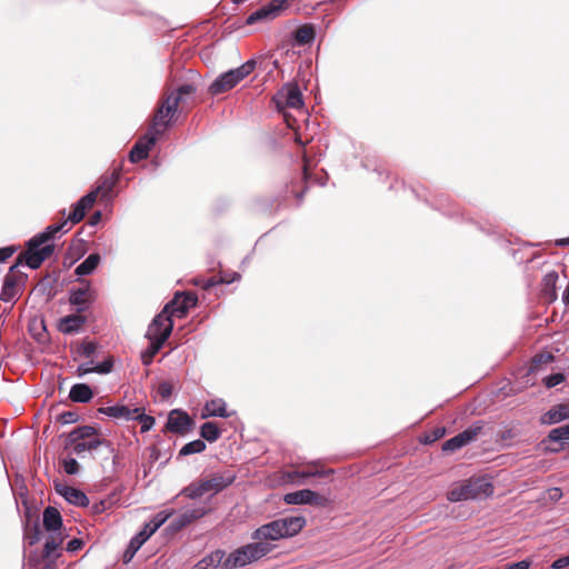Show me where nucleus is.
<instances>
[{"label":"nucleus","instance_id":"nucleus-1","mask_svg":"<svg viewBox=\"0 0 569 569\" xmlns=\"http://www.w3.org/2000/svg\"><path fill=\"white\" fill-rule=\"evenodd\" d=\"M306 525L303 517H283L258 527L251 535L257 542L276 541L293 537L299 533Z\"/></svg>","mask_w":569,"mask_h":569},{"label":"nucleus","instance_id":"nucleus-2","mask_svg":"<svg viewBox=\"0 0 569 569\" xmlns=\"http://www.w3.org/2000/svg\"><path fill=\"white\" fill-rule=\"evenodd\" d=\"M234 480L236 473L231 470L214 472L208 479L191 482L181 490V495L189 499H198L208 492L216 495L229 487Z\"/></svg>","mask_w":569,"mask_h":569},{"label":"nucleus","instance_id":"nucleus-3","mask_svg":"<svg viewBox=\"0 0 569 569\" xmlns=\"http://www.w3.org/2000/svg\"><path fill=\"white\" fill-rule=\"evenodd\" d=\"M493 493V487L486 477L470 478L448 492V500L458 502L462 500L485 499Z\"/></svg>","mask_w":569,"mask_h":569},{"label":"nucleus","instance_id":"nucleus-4","mask_svg":"<svg viewBox=\"0 0 569 569\" xmlns=\"http://www.w3.org/2000/svg\"><path fill=\"white\" fill-rule=\"evenodd\" d=\"M270 542H251L232 551L223 561V568L236 569L258 561L273 550Z\"/></svg>","mask_w":569,"mask_h":569},{"label":"nucleus","instance_id":"nucleus-5","mask_svg":"<svg viewBox=\"0 0 569 569\" xmlns=\"http://www.w3.org/2000/svg\"><path fill=\"white\" fill-rule=\"evenodd\" d=\"M256 60L250 59L240 67L221 73L210 86L209 92L212 96L220 94L234 88L241 80L248 77L256 68Z\"/></svg>","mask_w":569,"mask_h":569},{"label":"nucleus","instance_id":"nucleus-6","mask_svg":"<svg viewBox=\"0 0 569 569\" xmlns=\"http://www.w3.org/2000/svg\"><path fill=\"white\" fill-rule=\"evenodd\" d=\"M168 519L163 512H159L144 525V528L133 536L129 542L127 550L123 553V562H129L140 547L153 535Z\"/></svg>","mask_w":569,"mask_h":569},{"label":"nucleus","instance_id":"nucleus-7","mask_svg":"<svg viewBox=\"0 0 569 569\" xmlns=\"http://www.w3.org/2000/svg\"><path fill=\"white\" fill-rule=\"evenodd\" d=\"M54 246L52 243H34V237L27 242V250L20 254L18 264L24 262L30 269H38L41 263L52 254Z\"/></svg>","mask_w":569,"mask_h":569},{"label":"nucleus","instance_id":"nucleus-8","mask_svg":"<svg viewBox=\"0 0 569 569\" xmlns=\"http://www.w3.org/2000/svg\"><path fill=\"white\" fill-rule=\"evenodd\" d=\"M179 98H173V94L166 96L159 103L154 113L152 124L149 128L151 131L160 134L163 129L170 124V120L178 111Z\"/></svg>","mask_w":569,"mask_h":569},{"label":"nucleus","instance_id":"nucleus-9","mask_svg":"<svg viewBox=\"0 0 569 569\" xmlns=\"http://www.w3.org/2000/svg\"><path fill=\"white\" fill-rule=\"evenodd\" d=\"M179 98H173V94L166 96L159 103L154 113L152 124L149 128L151 131L160 134L163 129L170 124V120L178 111Z\"/></svg>","mask_w":569,"mask_h":569},{"label":"nucleus","instance_id":"nucleus-10","mask_svg":"<svg viewBox=\"0 0 569 569\" xmlns=\"http://www.w3.org/2000/svg\"><path fill=\"white\" fill-rule=\"evenodd\" d=\"M169 307L164 306L160 313H158L151 321L146 332V338L149 341H156L161 339L167 331L169 336L173 329V321L169 315Z\"/></svg>","mask_w":569,"mask_h":569},{"label":"nucleus","instance_id":"nucleus-11","mask_svg":"<svg viewBox=\"0 0 569 569\" xmlns=\"http://www.w3.org/2000/svg\"><path fill=\"white\" fill-rule=\"evenodd\" d=\"M481 430H482V422L478 421V422L473 423L472 426L465 429L457 436L445 441V443L442 445V451L453 452V451L467 446L468 443H470L472 440H475L477 438V436L481 432Z\"/></svg>","mask_w":569,"mask_h":569},{"label":"nucleus","instance_id":"nucleus-12","mask_svg":"<svg viewBox=\"0 0 569 569\" xmlns=\"http://www.w3.org/2000/svg\"><path fill=\"white\" fill-rule=\"evenodd\" d=\"M283 501L288 505H311L323 507L327 505L328 499L310 489H302L286 493L283 496Z\"/></svg>","mask_w":569,"mask_h":569},{"label":"nucleus","instance_id":"nucleus-13","mask_svg":"<svg viewBox=\"0 0 569 569\" xmlns=\"http://www.w3.org/2000/svg\"><path fill=\"white\" fill-rule=\"evenodd\" d=\"M198 298L191 292H176L172 300L166 306L169 307V315L182 318L187 315L188 310L197 305Z\"/></svg>","mask_w":569,"mask_h":569},{"label":"nucleus","instance_id":"nucleus-14","mask_svg":"<svg viewBox=\"0 0 569 569\" xmlns=\"http://www.w3.org/2000/svg\"><path fill=\"white\" fill-rule=\"evenodd\" d=\"M120 179V172L114 170L112 173L108 176H102L98 181L94 189H92L88 194L94 196V201L98 196H100L102 201H110L113 199V189Z\"/></svg>","mask_w":569,"mask_h":569},{"label":"nucleus","instance_id":"nucleus-15","mask_svg":"<svg viewBox=\"0 0 569 569\" xmlns=\"http://www.w3.org/2000/svg\"><path fill=\"white\" fill-rule=\"evenodd\" d=\"M157 136L158 133L149 129L148 132L143 137H141L131 148L129 152L130 162L137 163L141 160L147 159L149 156V151L157 142Z\"/></svg>","mask_w":569,"mask_h":569},{"label":"nucleus","instance_id":"nucleus-16","mask_svg":"<svg viewBox=\"0 0 569 569\" xmlns=\"http://www.w3.org/2000/svg\"><path fill=\"white\" fill-rule=\"evenodd\" d=\"M278 107L299 109L303 106L302 93L298 86H286L274 97Z\"/></svg>","mask_w":569,"mask_h":569},{"label":"nucleus","instance_id":"nucleus-17","mask_svg":"<svg viewBox=\"0 0 569 569\" xmlns=\"http://www.w3.org/2000/svg\"><path fill=\"white\" fill-rule=\"evenodd\" d=\"M191 419L187 412L174 409L172 410L166 423V428L174 433H184L191 427Z\"/></svg>","mask_w":569,"mask_h":569},{"label":"nucleus","instance_id":"nucleus-18","mask_svg":"<svg viewBox=\"0 0 569 569\" xmlns=\"http://www.w3.org/2000/svg\"><path fill=\"white\" fill-rule=\"evenodd\" d=\"M56 491L71 505L77 507H87L89 505V498L87 495L74 487L57 483Z\"/></svg>","mask_w":569,"mask_h":569},{"label":"nucleus","instance_id":"nucleus-19","mask_svg":"<svg viewBox=\"0 0 569 569\" xmlns=\"http://www.w3.org/2000/svg\"><path fill=\"white\" fill-rule=\"evenodd\" d=\"M98 412L116 420L131 421L134 413L138 412V409H136V407L130 408L123 403H117L113 406L100 407Z\"/></svg>","mask_w":569,"mask_h":569},{"label":"nucleus","instance_id":"nucleus-20","mask_svg":"<svg viewBox=\"0 0 569 569\" xmlns=\"http://www.w3.org/2000/svg\"><path fill=\"white\" fill-rule=\"evenodd\" d=\"M90 289L89 283L86 287H80L70 290L69 302L76 307V311L81 313L89 309L91 299L89 298Z\"/></svg>","mask_w":569,"mask_h":569},{"label":"nucleus","instance_id":"nucleus-21","mask_svg":"<svg viewBox=\"0 0 569 569\" xmlns=\"http://www.w3.org/2000/svg\"><path fill=\"white\" fill-rule=\"evenodd\" d=\"M87 322V318L80 313L68 315L59 320L58 329L64 335L78 333Z\"/></svg>","mask_w":569,"mask_h":569},{"label":"nucleus","instance_id":"nucleus-22","mask_svg":"<svg viewBox=\"0 0 569 569\" xmlns=\"http://www.w3.org/2000/svg\"><path fill=\"white\" fill-rule=\"evenodd\" d=\"M234 412H229L227 410V403L221 398H216L204 403V407L201 412V418L206 419L209 417H220V418H229Z\"/></svg>","mask_w":569,"mask_h":569},{"label":"nucleus","instance_id":"nucleus-23","mask_svg":"<svg viewBox=\"0 0 569 569\" xmlns=\"http://www.w3.org/2000/svg\"><path fill=\"white\" fill-rule=\"evenodd\" d=\"M93 203L94 196L88 193L84 194L73 204L72 211L66 220L70 221L72 224L80 222L86 216V210L91 208Z\"/></svg>","mask_w":569,"mask_h":569},{"label":"nucleus","instance_id":"nucleus-24","mask_svg":"<svg viewBox=\"0 0 569 569\" xmlns=\"http://www.w3.org/2000/svg\"><path fill=\"white\" fill-rule=\"evenodd\" d=\"M569 418V403H560L552 407L541 417V423L556 425Z\"/></svg>","mask_w":569,"mask_h":569},{"label":"nucleus","instance_id":"nucleus-25","mask_svg":"<svg viewBox=\"0 0 569 569\" xmlns=\"http://www.w3.org/2000/svg\"><path fill=\"white\" fill-rule=\"evenodd\" d=\"M278 14L279 13L276 10V7L269 2L268 4L262 6L261 8L250 13L246 19V24L252 26L257 22L269 21L274 19Z\"/></svg>","mask_w":569,"mask_h":569},{"label":"nucleus","instance_id":"nucleus-26","mask_svg":"<svg viewBox=\"0 0 569 569\" xmlns=\"http://www.w3.org/2000/svg\"><path fill=\"white\" fill-rule=\"evenodd\" d=\"M97 433V429L92 426H80L69 432L66 439V448L71 447L77 442L84 441Z\"/></svg>","mask_w":569,"mask_h":569},{"label":"nucleus","instance_id":"nucleus-27","mask_svg":"<svg viewBox=\"0 0 569 569\" xmlns=\"http://www.w3.org/2000/svg\"><path fill=\"white\" fill-rule=\"evenodd\" d=\"M42 521L46 530L51 532L59 530L62 526V517L59 510L51 506L43 510Z\"/></svg>","mask_w":569,"mask_h":569},{"label":"nucleus","instance_id":"nucleus-28","mask_svg":"<svg viewBox=\"0 0 569 569\" xmlns=\"http://www.w3.org/2000/svg\"><path fill=\"white\" fill-rule=\"evenodd\" d=\"M224 556L226 552L223 550H214L198 561L193 569H216L220 565L223 566Z\"/></svg>","mask_w":569,"mask_h":569},{"label":"nucleus","instance_id":"nucleus-29","mask_svg":"<svg viewBox=\"0 0 569 569\" xmlns=\"http://www.w3.org/2000/svg\"><path fill=\"white\" fill-rule=\"evenodd\" d=\"M68 220H63L58 223L48 226L42 232L37 233L34 237V243H46L52 239L58 232H68L69 228H66Z\"/></svg>","mask_w":569,"mask_h":569},{"label":"nucleus","instance_id":"nucleus-30","mask_svg":"<svg viewBox=\"0 0 569 569\" xmlns=\"http://www.w3.org/2000/svg\"><path fill=\"white\" fill-rule=\"evenodd\" d=\"M69 397L74 402L87 403L92 399L93 392L88 385L76 383L71 387Z\"/></svg>","mask_w":569,"mask_h":569},{"label":"nucleus","instance_id":"nucleus-31","mask_svg":"<svg viewBox=\"0 0 569 569\" xmlns=\"http://www.w3.org/2000/svg\"><path fill=\"white\" fill-rule=\"evenodd\" d=\"M548 441L560 443V446L557 448H548L550 451H560L562 449L563 443L569 441V423L550 430L548 435Z\"/></svg>","mask_w":569,"mask_h":569},{"label":"nucleus","instance_id":"nucleus-32","mask_svg":"<svg viewBox=\"0 0 569 569\" xmlns=\"http://www.w3.org/2000/svg\"><path fill=\"white\" fill-rule=\"evenodd\" d=\"M168 338L169 331H167L161 339L150 341L148 348L141 353V360L144 366H149L152 362L154 356L161 350Z\"/></svg>","mask_w":569,"mask_h":569},{"label":"nucleus","instance_id":"nucleus-33","mask_svg":"<svg viewBox=\"0 0 569 569\" xmlns=\"http://www.w3.org/2000/svg\"><path fill=\"white\" fill-rule=\"evenodd\" d=\"M101 258L99 253H90L74 270L77 276L91 274L98 267Z\"/></svg>","mask_w":569,"mask_h":569},{"label":"nucleus","instance_id":"nucleus-34","mask_svg":"<svg viewBox=\"0 0 569 569\" xmlns=\"http://www.w3.org/2000/svg\"><path fill=\"white\" fill-rule=\"evenodd\" d=\"M316 38V30L311 24H303L295 32V40L300 46L310 44Z\"/></svg>","mask_w":569,"mask_h":569},{"label":"nucleus","instance_id":"nucleus-35","mask_svg":"<svg viewBox=\"0 0 569 569\" xmlns=\"http://www.w3.org/2000/svg\"><path fill=\"white\" fill-rule=\"evenodd\" d=\"M104 443H106L104 440L99 439V438H93L90 440L77 442V443L72 445L70 448L72 449L73 453L80 456L84 451L96 450L97 448H99L100 446H102Z\"/></svg>","mask_w":569,"mask_h":569},{"label":"nucleus","instance_id":"nucleus-36","mask_svg":"<svg viewBox=\"0 0 569 569\" xmlns=\"http://www.w3.org/2000/svg\"><path fill=\"white\" fill-rule=\"evenodd\" d=\"M62 540L54 537L53 533H51L43 547L42 551V558L43 559H54L59 556L58 548L60 547Z\"/></svg>","mask_w":569,"mask_h":569},{"label":"nucleus","instance_id":"nucleus-37","mask_svg":"<svg viewBox=\"0 0 569 569\" xmlns=\"http://www.w3.org/2000/svg\"><path fill=\"white\" fill-rule=\"evenodd\" d=\"M200 436L209 442H214L220 438L221 431L214 422L208 421L201 426Z\"/></svg>","mask_w":569,"mask_h":569},{"label":"nucleus","instance_id":"nucleus-38","mask_svg":"<svg viewBox=\"0 0 569 569\" xmlns=\"http://www.w3.org/2000/svg\"><path fill=\"white\" fill-rule=\"evenodd\" d=\"M138 409V412L134 413L132 417V420L139 421L141 423V432H148L151 430L156 423V419L152 416L144 413L143 407H136Z\"/></svg>","mask_w":569,"mask_h":569},{"label":"nucleus","instance_id":"nucleus-39","mask_svg":"<svg viewBox=\"0 0 569 569\" xmlns=\"http://www.w3.org/2000/svg\"><path fill=\"white\" fill-rule=\"evenodd\" d=\"M197 90L198 86L194 82H188L179 86L177 90L170 94H173V98H179L180 103L184 102L187 97L194 94Z\"/></svg>","mask_w":569,"mask_h":569},{"label":"nucleus","instance_id":"nucleus-40","mask_svg":"<svg viewBox=\"0 0 569 569\" xmlns=\"http://www.w3.org/2000/svg\"><path fill=\"white\" fill-rule=\"evenodd\" d=\"M207 448L206 442L201 439H197L186 443L179 451V456H189L193 453H200Z\"/></svg>","mask_w":569,"mask_h":569},{"label":"nucleus","instance_id":"nucleus-41","mask_svg":"<svg viewBox=\"0 0 569 569\" xmlns=\"http://www.w3.org/2000/svg\"><path fill=\"white\" fill-rule=\"evenodd\" d=\"M558 278L559 277L557 271H550L546 273L542 279V284L546 293L550 291V296H552V298H556V283Z\"/></svg>","mask_w":569,"mask_h":569},{"label":"nucleus","instance_id":"nucleus-42","mask_svg":"<svg viewBox=\"0 0 569 569\" xmlns=\"http://www.w3.org/2000/svg\"><path fill=\"white\" fill-rule=\"evenodd\" d=\"M332 471L329 470V471H300V470H296L293 471L290 477L292 479L297 478L298 479V482L299 483H303L306 479L308 478H311V477H322V476H326V475H329L331 473Z\"/></svg>","mask_w":569,"mask_h":569},{"label":"nucleus","instance_id":"nucleus-43","mask_svg":"<svg viewBox=\"0 0 569 569\" xmlns=\"http://www.w3.org/2000/svg\"><path fill=\"white\" fill-rule=\"evenodd\" d=\"M190 521L187 515L184 513V511H182L170 521L169 529H171L172 531H178L187 527Z\"/></svg>","mask_w":569,"mask_h":569},{"label":"nucleus","instance_id":"nucleus-44","mask_svg":"<svg viewBox=\"0 0 569 569\" xmlns=\"http://www.w3.org/2000/svg\"><path fill=\"white\" fill-rule=\"evenodd\" d=\"M63 470L67 475H77L79 472L80 466L74 458H67L62 461Z\"/></svg>","mask_w":569,"mask_h":569},{"label":"nucleus","instance_id":"nucleus-45","mask_svg":"<svg viewBox=\"0 0 569 569\" xmlns=\"http://www.w3.org/2000/svg\"><path fill=\"white\" fill-rule=\"evenodd\" d=\"M113 367V359L111 357L106 358L103 361L94 366V373L106 375L111 372Z\"/></svg>","mask_w":569,"mask_h":569},{"label":"nucleus","instance_id":"nucleus-46","mask_svg":"<svg viewBox=\"0 0 569 569\" xmlns=\"http://www.w3.org/2000/svg\"><path fill=\"white\" fill-rule=\"evenodd\" d=\"M97 345L92 341L83 342L79 348V355L83 358H92L96 353Z\"/></svg>","mask_w":569,"mask_h":569},{"label":"nucleus","instance_id":"nucleus-47","mask_svg":"<svg viewBox=\"0 0 569 569\" xmlns=\"http://www.w3.org/2000/svg\"><path fill=\"white\" fill-rule=\"evenodd\" d=\"M18 290L17 288H8L2 286L0 300L3 302H12L17 299Z\"/></svg>","mask_w":569,"mask_h":569},{"label":"nucleus","instance_id":"nucleus-48","mask_svg":"<svg viewBox=\"0 0 569 569\" xmlns=\"http://www.w3.org/2000/svg\"><path fill=\"white\" fill-rule=\"evenodd\" d=\"M183 511L187 515L190 523L197 519L202 518L207 513V510L204 507L190 508V509H186Z\"/></svg>","mask_w":569,"mask_h":569},{"label":"nucleus","instance_id":"nucleus-49","mask_svg":"<svg viewBox=\"0 0 569 569\" xmlns=\"http://www.w3.org/2000/svg\"><path fill=\"white\" fill-rule=\"evenodd\" d=\"M563 380H565V375L561 372H557V373L547 376L543 379V382L547 388H553V387L560 385Z\"/></svg>","mask_w":569,"mask_h":569},{"label":"nucleus","instance_id":"nucleus-50","mask_svg":"<svg viewBox=\"0 0 569 569\" xmlns=\"http://www.w3.org/2000/svg\"><path fill=\"white\" fill-rule=\"evenodd\" d=\"M41 537H42V531H41L39 525L36 523L32 528V531L26 536V540L28 541V543L30 546H33L40 541Z\"/></svg>","mask_w":569,"mask_h":569},{"label":"nucleus","instance_id":"nucleus-51","mask_svg":"<svg viewBox=\"0 0 569 569\" xmlns=\"http://www.w3.org/2000/svg\"><path fill=\"white\" fill-rule=\"evenodd\" d=\"M18 263H14L13 266L10 267L9 273L4 277L2 286L8 288H17V279L16 276L12 274V272L18 268Z\"/></svg>","mask_w":569,"mask_h":569},{"label":"nucleus","instance_id":"nucleus-52","mask_svg":"<svg viewBox=\"0 0 569 569\" xmlns=\"http://www.w3.org/2000/svg\"><path fill=\"white\" fill-rule=\"evenodd\" d=\"M59 420L63 425L74 423L79 420V415L74 411H64L59 416Z\"/></svg>","mask_w":569,"mask_h":569},{"label":"nucleus","instance_id":"nucleus-53","mask_svg":"<svg viewBox=\"0 0 569 569\" xmlns=\"http://www.w3.org/2000/svg\"><path fill=\"white\" fill-rule=\"evenodd\" d=\"M17 250L14 246H8L0 248V262L7 261Z\"/></svg>","mask_w":569,"mask_h":569},{"label":"nucleus","instance_id":"nucleus-54","mask_svg":"<svg viewBox=\"0 0 569 569\" xmlns=\"http://www.w3.org/2000/svg\"><path fill=\"white\" fill-rule=\"evenodd\" d=\"M569 566V555L568 556H565V557H560L558 559H556L552 565H551V568L552 569H563L566 567Z\"/></svg>","mask_w":569,"mask_h":569},{"label":"nucleus","instance_id":"nucleus-55","mask_svg":"<svg viewBox=\"0 0 569 569\" xmlns=\"http://www.w3.org/2000/svg\"><path fill=\"white\" fill-rule=\"evenodd\" d=\"M531 562L529 560H521L518 562L508 563L505 569H529Z\"/></svg>","mask_w":569,"mask_h":569},{"label":"nucleus","instance_id":"nucleus-56","mask_svg":"<svg viewBox=\"0 0 569 569\" xmlns=\"http://www.w3.org/2000/svg\"><path fill=\"white\" fill-rule=\"evenodd\" d=\"M553 359V356L551 353H540L535 356L533 362L536 365L547 363Z\"/></svg>","mask_w":569,"mask_h":569},{"label":"nucleus","instance_id":"nucleus-57","mask_svg":"<svg viewBox=\"0 0 569 569\" xmlns=\"http://www.w3.org/2000/svg\"><path fill=\"white\" fill-rule=\"evenodd\" d=\"M93 368H94L93 362L90 361V362H86V363L80 365L78 367V371H79V375L82 376V375L94 372Z\"/></svg>","mask_w":569,"mask_h":569},{"label":"nucleus","instance_id":"nucleus-58","mask_svg":"<svg viewBox=\"0 0 569 569\" xmlns=\"http://www.w3.org/2000/svg\"><path fill=\"white\" fill-rule=\"evenodd\" d=\"M83 542L80 539L73 538L67 543V550L68 551H77L82 547Z\"/></svg>","mask_w":569,"mask_h":569},{"label":"nucleus","instance_id":"nucleus-59","mask_svg":"<svg viewBox=\"0 0 569 569\" xmlns=\"http://www.w3.org/2000/svg\"><path fill=\"white\" fill-rule=\"evenodd\" d=\"M548 497L552 501H558L562 497V491L560 488L553 487L548 490Z\"/></svg>","mask_w":569,"mask_h":569},{"label":"nucleus","instance_id":"nucleus-60","mask_svg":"<svg viewBox=\"0 0 569 569\" xmlns=\"http://www.w3.org/2000/svg\"><path fill=\"white\" fill-rule=\"evenodd\" d=\"M159 392L160 395L166 398V397H169L171 395V387L169 383L167 382H163L159 386Z\"/></svg>","mask_w":569,"mask_h":569},{"label":"nucleus","instance_id":"nucleus-61","mask_svg":"<svg viewBox=\"0 0 569 569\" xmlns=\"http://www.w3.org/2000/svg\"><path fill=\"white\" fill-rule=\"evenodd\" d=\"M101 218H102V213L101 211H96L93 214H91V217L89 218V224L91 227H94L97 226L100 221H101Z\"/></svg>","mask_w":569,"mask_h":569},{"label":"nucleus","instance_id":"nucleus-62","mask_svg":"<svg viewBox=\"0 0 569 569\" xmlns=\"http://www.w3.org/2000/svg\"><path fill=\"white\" fill-rule=\"evenodd\" d=\"M290 0H271L273 7H276V10L278 13L281 11V9L287 4Z\"/></svg>","mask_w":569,"mask_h":569},{"label":"nucleus","instance_id":"nucleus-63","mask_svg":"<svg viewBox=\"0 0 569 569\" xmlns=\"http://www.w3.org/2000/svg\"><path fill=\"white\" fill-rule=\"evenodd\" d=\"M196 283L197 284H201L204 289H209V288L216 286L217 281L213 280V279H208V280L202 281V282L197 281Z\"/></svg>","mask_w":569,"mask_h":569},{"label":"nucleus","instance_id":"nucleus-64","mask_svg":"<svg viewBox=\"0 0 569 569\" xmlns=\"http://www.w3.org/2000/svg\"><path fill=\"white\" fill-rule=\"evenodd\" d=\"M562 302L565 306H569V281H568V284L562 293Z\"/></svg>","mask_w":569,"mask_h":569}]
</instances>
